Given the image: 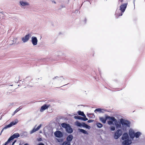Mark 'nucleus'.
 <instances>
[{
    "label": "nucleus",
    "mask_w": 145,
    "mask_h": 145,
    "mask_svg": "<svg viewBox=\"0 0 145 145\" xmlns=\"http://www.w3.org/2000/svg\"><path fill=\"white\" fill-rule=\"evenodd\" d=\"M127 3L123 4L120 6L119 9L116 10L115 14L116 18H118L120 16H121L123 15L127 7Z\"/></svg>",
    "instance_id": "obj_1"
},
{
    "label": "nucleus",
    "mask_w": 145,
    "mask_h": 145,
    "mask_svg": "<svg viewBox=\"0 0 145 145\" xmlns=\"http://www.w3.org/2000/svg\"><path fill=\"white\" fill-rule=\"evenodd\" d=\"M129 134L132 140H133L135 137L136 138H138L142 135V133L139 131L135 132L134 129L130 128L129 130Z\"/></svg>",
    "instance_id": "obj_2"
},
{
    "label": "nucleus",
    "mask_w": 145,
    "mask_h": 145,
    "mask_svg": "<svg viewBox=\"0 0 145 145\" xmlns=\"http://www.w3.org/2000/svg\"><path fill=\"white\" fill-rule=\"evenodd\" d=\"M120 121L123 127V129H126L127 128L130 127L131 122L129 121L121 118L120 119Z\"/></svg>",
    "instance_id": "obj_3"
},
{
    "label": "nucleus",
    "mask_w": 145,
    "mask_h": 145,
    "mask_svg": "<svg viewBox=\"0 0 145 145\" xmlns=\"http://www.w3.org/2000/svg\"><path fill=\"white\" fill-rule=\"evenodd\" d=\"M61 125L62 127L66 129L67 132L68 133H71L72 132V129L71 127L69 124L65 123H62Z\"/></svg>",
    "instance_id": "obj_4"
},
{
    "label": "nucleus",
    "mask_w": 145,
    "mask_h": 145,
    "mask_svg": "<svg viewBox=\"0 0 145 145\" xmlns=\"http://www.w3.org/2000/svg\"><path fill=\"white\" fill-rule=\"evenodd\" d=\"M18 122V121L17 119H16L14 121H12L10 122L9 124L6 126L2 130L1 132V133L3 130L4 129H6L7 128L13 126L16 124Z\"/></svg>",
    "instance_id": "obj_5"
},
{
    "label": "nucleus",
    "mask_w": 145,
    "mask_h": 145,
    "mask_svg": "<svg viewBox=\"0 0 145 145\" xmlns=\"http://www.w3.org/2000/svg\"><path fill=\"white\" fill-rule=\"evenodd\" d=\"M19 136L20 135L18 133H14L10 137L7 141L4 144H3V145H7L8 143L10 142V141L12 140L15 138H18Z\"/></svg>",
    "instance_id": "obj_6"
},
{
    "label": "nucleus",
    "mask_w": 145,
    "mask_h": 145,
    "mask_svg": "<svg viewBox=\"0 0 145 145\" xmlns=\"http://www.w3.org/2000/svg\"><path fill=\"white\" fill-rule=\"evenodd\" d=\"M123 132L121 130L118 129L115 133L114 138L115 139H118L122 134Z\"/></svg>",
    "instance_id": "obj_7"
},
{
    "label": "nucleus",
    "mask_w": 145,
    "mask_h": 145,
    "mask_svg": "<svg viewBox=\"0 0 145 145\" xmlns=\"http://www.w3.org/2000/svg\"><path fill=\"white\" fill-rule=\"evenodd\" d=\"M20 6L22 8H24L25 7L29 6V3L25 0H20L19 1Z\"/></svg>",
    "instance_id": "obj_8"
},
{
    "label": "nucleus",
    "mask_w": 145,
    "mask_h": 145,
    "mask_svg": "<svg viewBox=\"0 0 145 145\" xmlns=\"http://www.w3.org/2000/svg\"><path fill=\"white\" fill-rule=\"evenodd\" d=\"M31 37V34L30 33H28L22 38V40L23 43L26 42L29 40Z\"/></svg>",
    "instance_id": "obj_9"
},
{
    "label": "nucleus",
    "mask_w": 145,
    "mask_h": 145,
    "mask_svg": "<svg viewBox=\"0 0 145 145\" xmlns=\"http://www.w3.org/2000/svg\"><path fill=\"white\" fill-rule=\"evenodd\" d=\"M31 41L33 46L36 45L37 44L38 40L36 37L32 36L31 37Z\"/></svg>",
    "instance_id": "obj_10"
},
{
    "label": "nucleus",
    "mask_w": 145,
    "mask_h": 145,
    "mask_svg": "<svg viewBox=\"0 0 145 145\" xmlns=\"http://www.w3.org/2000/svg\"><path fill=\"white\" fill-rule=\"evenodd\" d=\"M55 136L57 138H61L63 137L62 133L59 131H57L54 133Z\"/></svg>",
    "instance_id": "obj_11"
},
{
    "label": "nucleus",
    "mask_w": 145,
    "mask_h": 145,
    "mask_svg": "<svg viewBox=\"0 0 145 145\" xmlns=\"http://www.w3.org/2000/svg\"><path fill=\"white\" fill-rule=\"evenodd\" d=\"M42 126V125L41 124H40L37 127V128H36L35 127L36 126V125H35L34 128L33 129L30 131V134H32L33 133H34L36 131H38L41 127Z\"/></svg>",
    "instance_id": "obj_12"
},
{
    "label": "nucleus",
    "mask_w": 145,
    "mask_h": 145,
    "mask_svg": "<svg viewBox=\"0 0 145 145\" xmlns=\"http://www.w3.org/2000/svg\"><path fill=\"white\" fill-rule=\"evenodd\" d=\"M131 143V141L129 139L124 140L122 142V144L123 145H129Z\"/></svg>",
    "instance_id": "obj_13"
},
{
    "label": "nucleus",
    "mask_w": 145,
    "mask_h": 145,
    "mask_svg": "<svg viewBox=\"0 0 145 145\" xmlns=\"http://www.w3.org/2000/svg\"><path fill=\"white\" fill-rule=\"evenodd\" d=\"M129 139L128 134L127 133H124L122 135L121 139L124 141Z\"/></svg>",
    "instance_id": "obj_14"
},
{
    "label": "nucleus",
    "mask_w": 145,
    "mask_h": 145,
    "mask_svg": "<svg viewBox=\"0 0 145 145\" xmlns=\"http://www.w3.org/2000/svg\"><path fill=\"white\" fill-rule=\"evenodd\" d=\"M49 106V105H47L46 104L44 105L41 106L40 110V111L41 112H43L45 110L48 109Z\"/></svg>",
    "instance_id": "obj_15"
},
{
    "label": "nucleus",
    "mask_w": 145,
    "mask_h": 145,
    "mask_svg": "<svg viewBox=\"0 0 145 145\" xmlns=\"http://www.w3.org/2000/svg\"><path fill=\"white\" fill-rule=\"evenodd\" d=\"M73 137L72 135H68L67 138V141L69 142L70 143L73 139Z\"/></svg>",
    "instance_id": "obj_16"
},
{
    "label": "nucleus",
    "mask_w": 145,
    "mask_h": 145,
    "mask_svg": "<svg viewBox=\"0 0 145 145\" xmlns=\"http://www.w3.org/2000/svg\"><path fill=\"white\" fill-rule=\"evenodd\" d=\"M105 110L103 109H102L100 108H98L96 109L95 110V112H98L99 113H103L104 112Z\"/></svg>",
    "instance_id": "obj_17"
},
{
    "label": "nucleus",
    "mask_w": 145,
    "mask_h": 145,
    "mask_svg": "<svg viewBox=\"0 0 145 145\" xmlns=\"http://www.w3.org/2000/svg\"><path fill=\"white\" fill-rule=\"evenodd\" d=\"M115 125L116 126V127L117 128H121V123L118 122L117 121H116V122H115Z\"/></svg>",
    "instance_id": "obj_18"
},
{
    "label": "nucleus",
    "mask_w": 145,
    "mask_h": 145,
    "mask_svg": "<svg viewBox=\"0 0 145 145\" xmlns=\"http://www.w3.org/2000/svg\"><path fill=\"white\" fill-rule=\"evenodd\" d=\"M100 120L103 123H105L106 122V121L108 119L107 118V117H106V118L103 117H100L99 118Z\"/></svg>",
    "instance_id": "obj_19"
},
{
    "label": "nucleus",
    "mask_w": 145,
    "mask_h": 145,
    "mask_svg": "<svg viewBox=\"0 0 145 145\" xmlns=\"http://www.w3.org/2000/svg\"><path fill=\"white\" fill-rule=\"evenodd\" d=\"M107 118L108 119H109L110 120H111L112 121L114 122L117 121L116 119L113 117L107 116Z\"/></svg>",
    "instance_id": "obj_20"
},
{
    "label": "nucleus",
    "mask_w": 145,
    "mask_h": 145,
    "mask_svg": "<svg viewBox=\"0 0 145 145\" xmlns=\"http://www.w3.org/2000/svg\"><path fill=\"white\" fill-rule=\"evenodd\" d=\"M57 79L58 80L62 81V79H63V78L62 77H59L57 76H56L55 77H54L53 78V80H54L55 79Z\"/></svg>",
    "instance_id": "obj_21"
},
{
    "label": "nucleus",
    "mask_w": 145,
    "mask_h": 145,
    "mask_svg": "<svg viewBox=\"0 0 145 145\" xmlns=\"http://www.w3.org/2000/svg\"><path fill=\"white\" fill-rule=\"evenodd\" d=\"M78 130L80 132L82 133H83L84 134H88V132L86 131H85V130H84V129H78Z\"/></svg>",
    "instance_id": "obj_22"
},
{
    "label": "nucleus",
    "mask_w": 145,
    "mask_h": 145,
    "mask_svg": "<svg viewBox=\"0 0 145 145\" xmlns=\"http://www.w3.org/2000/svg\"><path fill=\"white\" fill-rule=\"evenodd\" d=\"M78 113L80 115H81L82 116L84 117H86V116L85 114H84L83 112H82L80 111H79L78 112Z\"/></svg>",
    "instance_id": "obj_23"
},
{
    "label": "nucleus",
    "mask_w": 145,
    "mask_h": 145,
    "mask_svg": "<svg viewBox=\"0 0 145 145\" xmlns=\"http://www.w3.org/2000/svg\"><path fill=\"white\" fill-rule=\"evenodd\" d=\"M75 125L78 127H82L83 126V125L81 123L78 121H76L75 122Z\"/></svg>",
    "instance_id": "obj_24"
},
{
    "label": "nucleus",
    "mask_w": 145,
    "mask_h": 145,
    "mask_svg": "<svg viewBox=\"0 0 145 145\" xmlns=\"http://www.w3.org/2000/svg\"><path fill=\"white\" fill-rule=\"evenodd\" d=\"M82 123L83 124V127H86V128L88 129H90V127L89 126L86 124L84 123Z\"/></svg>",
    "instance_id": "obj_25"
},
{
    "label": "nucleus",
    "mask_w": 145,
    "mask_h": 145,
    "mask_svg": "<svg viewBox=\"0 0 145 145\" xmlns=\"http://www.w3.org/2000/svg\"><path fill=\"white\" fill-rule=\"evenodd\" d=\"M22 109V108H20V107L17 108L14 112L13 115H14L17 112L20 111Z\"/></svg>",
    "instance_id": "obj_26"
},
{
    "label": "nucleus",
    "mask_w": 145,
    "mask_h": 145,
    "mask_svg": "<svg viewBox=\"0 0 145 145\" xmlns=\"http://www.w3.org/2000/svg\"><path fill=\"white\" fill-rule=\"evenodd\" d=\"M74 118L76 119H78L79 120H82V117L80 116H74Z\"/></svg>",
    "instance_id": "obj_27"
},
{
    "label": "nucleus",
    "mask_w": 145,
    "mask_h": 145,
    "mask_svg": "<svg viewBox=\"0 0 145 145\" xmlns=\"http://www.w3.org/2000/svg\"><path fill=\"white\" fill-rule=\"evenodd\" d=\"M96 125L97 127L99 128H101L103 127V125L100 123H97L96 124Z\"/></svg>",
    "instance_id": "obj_28"
},
{
    "label": "nucleus",
    "mask_w": 145,
    "mask_h": 145,
    "mask_svg": "<svg viewBox=\"0 0 145 145\" xmlns=\"http://www.w3.org/2000/svg\"><path fill=\"white\" fill-rule=\"evenodd\" d=\"M62 145H70V143L67 141H65L63 143Z\"/></svg>",
    "instance_id": "obj_29"
},
{
    "label": "nucleus",
    "mask_w": 145,
    "mask_h": 145,
    "mask_svg": "<svg viewBox=\"0 0 145 145\" xmlns=\"http://www.w3.org/2000/svg\"><path fill=\"white\" fill-rule=\"evenodd\" d=\"M110 129L111 131H114L115 130V128L114 126H112L111 127Z\"/></svg>",
    "instance_id": "obj_30"
},
{
    "label": "nucleus",
    "mask_w": 145,
    "mask_h": 145,
    "mask_svg": "<svg viewBox=\"0 0 145 145\" xmlns=\"http://www.w3.org/2000/svg\"><path fill=\"white\" fill-rule=\"evenodd\" d=\"M108 123L109 125L113 124V122L112 121H108Z\"/></svg>",
    "instance_id": "obj_31"
},
{
    "label": "nucleus",
    "mask_w": 145,
    "mask_h": 145,
    "mask_svg": "<svg viewBox=\"0 0 145 145\" xmlns=\"http://www.w3.org/2000/svg\"><path fill=\"white\" fill-rule=\"evenodd\" d=\"M82 120L84 121H86L88 120V119L86 117H84V118L82 117Z\"/></svg>",
    "instance_id": "obj_32"
},
{
    "label": "nucleus",
    "mask_w": 145,
    "mask_h": 145,
    "mask_svg": "<svg viewBox=\"0 0 145 145\" xmlns=\"http://www.w3.org/2000/svg\"><path fill=\"white\" fill-rule=\"evenodd\" d=\"M94 120H88V123H91V122H93V121H94Z\"/></svg>",
    "instance_id": "obj_33"
},
{
    "label": "nucleus",
    "mask_w": 145,
    "mask_h": 145,
    "mask_svg": "<svg viewBox=\"0 0 145 145\" xmlns=\"http://www.w3.org/2000/svg\"><path fill=\"white\" fill-rule=\"evenodd\" d=\"M57 140L59 142H61L63 141V140L62 139H57Z\"/></svg>",
    "instance_id": "obj_34"
},
{
    "label": "nucleus",
    "mask_w": 145,
    "mask_h": 145,
    "mask_svg": "<svg viewBox=\"0 0 145 145\" xmlns=\"http://www.w3.org/2000/svg\"><path fill=\"white\" fill-rule=\"evenodd\" d=\"M37 140L39 141H42V138H39L37 139Z\"/></svg>",
    "instance_id": "obj_35"
},
{
    "label": "nucleus",
    "mask_w": 145,
    "mask_h": 145,
    "mask_svg": "<svg viewBox=\"0 0 145 145\" xmlns=\"http://www.w3.org/2000/svg\"><path fill=\"white\" fill-rule=\"evenodd\" d=\"M17 38H14L13 40V41L14 42H16V40H17Z\"/></svg>",
    "instance_id": "obj_36"
},
{
    "label": "nucleus",
    "mask_w": 145,
    "mask_h": 145,
    "mask_svg": "<svg viewBox=\"0 0 145 145\" xmlns=\"http://www.w3.org/2000/svg\"><path fill=\"white\" fill-rule=\"evenodd\" d=\"M50 0L52 1V3H54V4L56 3V2L54 1V0Z\"/></svg>",
    "instance_id": "obj_37"
},
{
    "label": "nucleus",
    "mask_w": 145,
    "mask_h": 145,
    "mask_svg": "<svg viewBox=\"0 0 145 145\" xmlns=\"http://www.w3.org/2000/svg\"><path fill=\"white\" fill-rule=\"evenodd\" d=\"M38 145H44V144L42 142L40 143Z\"/></svg>",
    "instance_id": "obj_38"
},
{
    "label": "nucleus",
    "mask_w": 145,
    "mask_h": 145,
    "mask_svg": "<svg viewBox=\"0 0 145 145\" xmlns=\"http://www.w3.org/2000/svg\"><path fill=\"white\" fill-rule=\"evenodd\" d=\"M16 140H14L12 143V145H13L15 143V142H16Z\"/></svg>",
    "instance_id": "obj_39"
},
{
    "label": "nucleus",
    "mask_w": 145,
    "mask_h": 145,
    "mask_svg": "<svg viewBox=\"0 0 145 145\" xmlns=\"http://www.w3.org/2000/svg\"><path fill=\"white\" fill-rule=\"evenodd\" d=\"M133 3H134V8H135V0H134V1H133Z\"/></svg>",
    "instance_id": "obj_40"
},
{
    "label": "nucleus",
    "mask_w": 145,
    "mask_h": 145,
    "mask_svg": "<svg viewBox=\"0 0 145 145\" xmlns=\"http://www.w3.org/2000/svg\"><path fill=\"white\" fill-rule=\"evenodd\" d=\"M24 145H29V144L28 143H26L25 144H24Z\"/></svg>",
    "instance_id": "obj_41"
},
{
    "label": "nucleus",
    "mask_w": 145,
    "mask_h": 145,
    "mask_svg": "<svg viewBox=\"0 0 145 145\" xmlns=\"http://www.w3.org/2000/svg\"><path fill=\"white\" fill-rule=\"evenodd\" d=\"M119 1L121 2H122L123 0H119Z\"/></svg>",
    "instance_id": "obj_42"
},
{
    "label": "nucleus",
    "mask_w": 145,
    "mask_h": 145,
    "mask_svg": "<svg viewBox=\"0 0 145 145\" xmlns=\"http://www.w3.org/2000/svg\"><path fill=\"white\" fill-rule=\"evenodd\" d=\"M24 133H25H25L26 134V133H27V132H24Z\"/></svg>",
    "instance_id": "obj_43"
},
{
    "label": "nucleus",
    "mask_w": 145,
    "mask_h": 145,
    "mask_svg": "<svg viewBox=\"0 0 145 145\" xmlns=\"http://www.w3.org/2000/svg\"><path fill=\"white\" fill-rule=\"evenodd\" d=\"M138 140H136V141H137V142H138Z\"/></svg>",
    "instance_id": "obj_44"
},
{
    "label": "nucleus",
    "mask_w": 145,
    "mask_h": 145,
    "mask_svg": "<svg viewBox=\"0 0 145 145\" xmlns=\"http://www.w3.org/2000/svg\"><path fill=\"white\" fill-rule=\"evenodd\" d=\"M91 114H89L88 115V116H89V115H91Z\"/></svg>",
    "instance_id": "obj_45"
},
{
    "label": "nucleus",
    "mask_w": 145,
    "mask_h": 145,
    "mask_svg": "<svg viewBox=\"0 0 145 145\" xmlns=\"http://www.w3.org/2000/svg\"><path fill=\"white\" fill-rule=\"evenodd\" d=\"M12 85H10V86H12Z\"/></svg>",
    "instance_id": "obj_46"
}]
</instances>
